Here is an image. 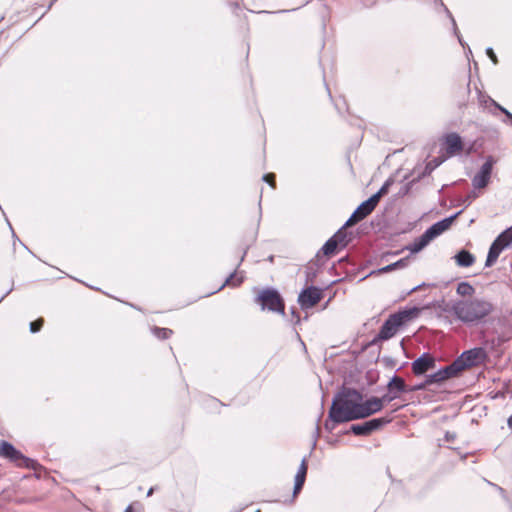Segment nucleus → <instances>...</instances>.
Wrapping results in <instances>:
<instances>
[{
  "mask_svg": "<svg viewBox=\"0 0 512 512\" xmlns=\"http://www.w3.org/2000/svg\"><path fill=\"white\" fill-rule=\"evenodd\" d=\"M362 400L363 395L361 392L354 388L343 387L332 400L329 409V419L334 422L358 420V410Z\"/></svg>",
  "mask_w": 512,
  "mask_h": 512,
  "instance_id": "nucleus-1",
  "label": "nucleus"
},
{
  "mask_svg": "<svg viewBox=\"0 0 512 512\" xmlns=\"http://www.w3.org/2000/svg\"><path fill=\"white\" fill-rule=\"evenodd\" d=\"M493 303L484 298H471L455 301L451 311L455 317L467 325H478L494 311Z\"/></svg>",
  "mask_w": 512,
  "mask_h": 512,
  "instance_id": "nucleus-2",
  "label": "nucleus"
},
{
  "mask_svg": "<svg viewBox=\"0 0 512 512\" xmlns=\"http://www.w3.org/2000/svg\"><path fill=\"white\" fill-rule=\"evenodd\" d=\"M420 311V308L412 307L400 310L389 315V317L382 324L373 342L389 340L390 338L396 335L400 327L405 325L408 321L412 320L413 318L417 317Z\"/></svg>",
  "mask_w": 512,
  "mask_h": 512,
  "instance_id": "nucleus-3",
  "label": "nucleus"
},
{
  "mask_svg": "<svg viewBox=\"0 0 512 512\" xmlns=\"http://www.w3.org/2000/svg\"><path fill=\"white\" fill-rule=\"evenodd\" d=\"M255 302L261 306L262 310H268L284 315L285 304L280 293L274 288L262 290L255 299Z\"/></svg>",
  "mask_w": 512,
  "mask_h": 512,
  "instance_id": "nucleus-4",
  "label": "nucleus"
},
{
  "mask_svg": "<svg viewBox=\"0 0 512 512\" xmlns=\"http://www.w3.org/2000/svg\"><path fill=\"white\" fill-rule=\"evenodd\" d=\"M486 358L487 353L485 349L482 347H475L462 352L461 355L453 361V364L460 374L468 368L482 364Z\"/></svg>",
  "mask_w": 512,
  "mask_h": 512,
  "instance_id": "nucleus-5",
  "label": "nucleus"
},
{
  "mask_svg": "<svg viewBox=\"0 0 512 512\" xmlns=\"http://www.w3.org/2000/svg\"><path fill=\"white\" fill-rule=\"evenodd\" d=\"M0 456L8 459L10 462L19 467L35 468L36 461L23 455L21 451L17 450L11 443L7 441L0 442Z\"/></svg>",
  "mask_w": 512,
  "mask_h": 512,
  "instance_id": "nucleus-6",
  "label": "nucleus"
},
{
  "mask_svg": "<svg viewBox=\"0 0 512 512\" xmlns=\"http://www.w3.org/2000/svg\"><path fill=\"white\" fill-rule=\"evenodd\" d=\"M389 422L390 419L387 417L373 418L363 423L353 424L350 427V432L356 436H368Z\"/></svg>",
  "mask_w": 512,
  "mask_h": 512,
  "instance_id": "nucleus-7",
  "label": "nucleus"
},
{
  "mask_svg": "<svg viewBox=\"0 0 512 512\" xmlns=\"http://www.w3.org/2000/svg\"><path fill=\"white\" fill-rule=\"evenodd\" d=\"M323 298V292L316 286L304 288L298 296V303L303 310L317 305Z\"/></svg>",
  "mask_w": 512,
  "mask_h": 512,
  "instance_id": "nucleus-8",
  "label": "nucleus"
},
{
  "mask_svg": "<svg viewBox=\"0 0 512 512\" xmlns=\"http://www.w3.org/2000/svg\"><path fill=\"white\" fill-rule=\"evenodd\" d=\"M495 160L489 156L486 161L482 164L479 171L472 178V185L476 189H483L487 187L490 182L493 165Z\"/></svg>",
  "mask_w": 512,
  "mask_h": 512,
  "instance_id": "nucleus-9",
  "label": "nucleus"
},
{
  "mask_svg": "<svg viewBox=\"0 0 512 512\" xmlns=\"http://www.w3.org/2000/svg\"><path fill=\"white\" fill-rule=\"evenodd\" d=\"M435 365V358L429 353H423L412 362V372L416 376H420L425 374L427 371L434 369Z\"/></svg>",
  "mask_w": 512,
  "mask_h": 512,
  "instance_id": "nucleus-10",
  "label": "nucleus"
},
{
  "mask_svg": "<svg viewBox=\"0 0 512 512\" xmlns=\"http://www.w3.org/2000/svg\"><path fill=\"white\" fill-rule=\"evenodd\" d=\"M442 145L448 156L460 153L464 148L461 136L455 132L446 134Z\"/></svg>",
  "mask_w": 512,
  "mask_h": 512,
  "instance_id": "nucleus-11",
  "label": "nucleus"
},
{
  "mask_svg": "<svg viewBox=\"0 0 512 512\" xmlns=\"http://www.w3.org/2000/svg\"><path fill=\"white\" fill-rule=\"evenodd\" d=\"M463 212V210H460L456 212L455 214L444 218L433 225H431L425 232L428 234L431 240L435 239L437 236L441 235L443 232H445L449 227L452 225L455 219Z\"/></svg>",
  "mask_w": 512,
  "mask_h": 512,
  "instance_id": "nucleus-12",
  "label": "nucleus"
},
{
  "mask_svg": "<svg viewBox=\"0 0 512 512\" xmlns=\"http://www.w3.org/2000/svg\"><path fill=\"white\" fill-rule=\"evenodd\" d=\"M459 375L456 367L454 366L453 362L444 368L439 369L437 372L427 375V382L431 384H439L442 383L448 379L457 377Z\"/></svg>",
  "mask_w": 512,
  "mask_h": 512,
  "instance_id": "nucleus-13",
  "label": "nucleus"
},
{
  "mask_svg": "<svg viewBox=\"0 0 512 512\" xmlns=\"http://www.w3.org/2000/svg\"><path fill=\"white\" fill-rule=\"evenodd\" d=\"M380 410H382V405L380 400H378V397L373 396L366 401L362 400L358 410L359 419L367 418Z\"/></svg>",
  "mask_w": 512,
  "mask_h": 512,
  "instance_id": "nucleus-14",
  "label": "nucleus"
},
{
  "mask_svg": "<svg viewBox=\"0 0 512 512\" xmlns=\"http://www.w3.org/2000/svg\"><path fill=\"white\" fill-rule=\"evenodd\" d=\"M373 210L374 209H372V207L368 206V204L363 201L345 222V226H353L357 224L358 222L365 219L368 215H370Z\"/></svg>",
  "mask_w": 512,
  "mask_h": 512,
  "instance_id": "nucleus-15",
  "label": "nucleus"
},
{
  "mask_svg": "<svg viewBox=\"0 0 512 512\" xmlns=\"http://www.w3.org/2000/svg\"><path fill=\"white\" fill-rule=\"evenodd\" d=\"M307 470H308L307 457H304L302 459L301 464L298 468V471L295 475L293 496L298 495L300 493V491L302 490L305 480H306Z\"/></svg>",
  "mask_w": 512,
  "mask_h": 512,
  "instance_id": "nucleus-16",
  "label": "nucleus"
},
{
  "mask_svg": "<svg viewBox=\"0 0 512 512\" xmlns=\"http://www.w3.org/2000/svg\"><path fill=\"white\" fill-rule=\"evenodd\" d=\"M387 390L394 393L398 399L402 393L408 392V385L402 377L394 375L387 384Z\"/></svg>",
  "mask_w": 512,
  "mask_h": 512,
  "instance_id": "nucleus-17",
  "label": "nucleus"
},
{
  "mask_svg": "<svg viewBox=\"0 0 512 512\" xmlns=\"http://www.w3.org/2000/svg\"><path fill=\"white\" fill-rule=\"evenodd\" d=\"M454 259L460 267H470L475 262V256L468 250L462 249L455 256Z\"/></svg>",
  "mask_w": 512,
  "mask_h": 512,
  "instance_id": "nucleus-18",
  "label": "nucleus"
},
{
  "mask_svg": "<svg viewBox=\"0 0 512 512\" xmlns=\"http://www.w3.org/2000/svg\"><path fill=\"white\" fill-rule=\"evenodd\" d=\"M432 240L428 236L426 232H424L420 237L416 238L411 244L407 246V249L411 253H418L422 249H424Z\"/></svg>",
  "mask_w": 512,
  "mask_h": 512,
  "instance_id": "nucleus-19",
  "label": "nucleus"
},
{
  "mask_svg": "<svg viewBox=\"0 0 512 512\" xmlns=\"http://www.w3.org/2000/svg\"><path fill=\"white\" fill-rule=\"evenodd\" d=\"M503 250L504 249L499 246V243L494 240L489 248L485 261V267L493 266Z\"/></svg>",
  "mask_w": 512,
  "mask_h": 512,
  "instance_id": "nucleus-20",
  "label": "nucleus"
},
{
  "mask_svg": "<svg viewBox=\"0 0 512 512\" xmlns=\"http://www.w3.org/2000/svg\"><path fill=\"white\" fill-rule=\"evenodd\" d=\"M349 226H345V224L331 237L338 244L340 249L345 248L349 243L348 233L346 232V228Z\"/></svg>",
  "mask_w": 512,
  "mask_h": 512,
  "instance_id": "nucleus-21",
  "label": "nucleus"
},
{
  "mask_svg": "<svg viewBox=\"0 0 512 512\" xmlns=\"http://www.w3.org/2000/svg\"><path fill=\"white\" fill-rule=\"evenodd\" d=\"M503 249H506L512 245V225L501 232L495 239Z\"/></svg>",
  "mask_w": 512,
  "mask_h": 512,
  "instance_id": "nucleus-22",
  "label": "nucleus"
},
{
  "mask_svg": "<svg viewBox=\"0 0 512 512\" xmlns=\"http://www.w3.org/2000/svg\"><path fill=\"white\" fill-rule=\"evenodd\" d=\"M340 249V247L338 246V244L335 242V240H333L331 237L324 243V245L322 246V253L325 255V256H332L336 253V251Z\"/></svg>",
  "mask_w": 512,
  "mask_h": 512,
  "instance_id": "nucleus-23",
  "label": "nucleus"
},
{
  "mask_svg": "<svg viewBox=\"0 0 512 512\" xmlns=\"http://www.w3.org/2000/svg\"><path fill=\"white\" fill-rule=\"evenodd\" d=\"M445 161V158L443 157H435L427 164L425 165L424 171L422 173V176H426L432 173L434 169H436L438 166H440Z\"/></svg>",
  "mask_w": 512,
  "mask_h": 512,
  "instance_id": "nucleus-24",
  "label": "nucleus"
},
{
  "mask_svg": "<svg viewBox=\"0 0 512 512\" xmlns=\"http://www.w3.org/2000/svg\"><path fill=\"white\" fill-rule=\"evenodd\" d=\"M408 261H409L408 258H403V259H400V260H398V261H396L394 263L386 265L383 268H380L378 271H379V273L391 272V271H394L396 269L405 267L407 265Z\"/></svg>",
  "mask_w": 512,
  "mask_h": 512,
  "instance_id": "nucleus-25",
  "label": "nucleus"
},
{
  "mask_svg": "<svg viewBox=\"0 0 512 512\" xmlns=\"http://www.w3.org/2000/svg\"><path fill=\"white\" fill-rule=\"evenodd\" d=\"M440 3H441V6L443 7L444 11L446 12L447 16L449 17V19L451 20L452 22V26H453V32H454V35L458 38V41L459 43L462 45V47H465V43L463 42L462 40V37L459 33V30H458V27H457V24H456V21L452 15V13L449 11V9L444 5V3L442 2V0H439Z\"/></svg>",
  "mask_w": 512,
  "mask_h": 512,
  "instance_id": "nucleus-26",
  "label": "nucleus"
},
{
  "mask_svg": "<svg viewBox=\"0 0 512 512\" xmlns=\"http://www.w3.org/2000/svg\"><path fill=\"white\" fill-rule=\"evenodd\" d=\"M489 102L491 103V105H493L497 110H499L501 113H503L505 115V119H503V122L505 124H508L510 126H512V113L509 112L505 107L501 106L499 103H497L495 100H493L492 98H489Z\"/></svg>",
  "mask_w": 512,
  "mask_h": 512,
  "instance_id": "nucleus-27",
  "label": "nucleus"
},
{
  "mask_svg": "<svg viewBox=\"0 0 512 512\" xmlns=\"http://www.w3.org/2000/svg\"><path fill=\"white\" fill-rule=\"evenodd\" d=\"M456 292L460 296H471L475 292V289L468 282H461L457 285Z\"/></svg>",
  "mask_w": 512,
  "mask_h": 512,
  "instance_id": "nucleus-28",
  "label": "nucleus"
},
{
  "mask_svg": "<svg viewBox=\"0 0 512 512\" xmlns=\"http://www.w3.org/2000/svg\"><path fill=\"white\" fill-rule=\"evenodd\" d=\"M244 280L242 275H238L236 272L230 274V276L225 280L224 284L218 289L221 290L225 285L229 286H238Z\"/></svg>",
  "mask_w": 512,
  "mask_h": 512,
  "instance_id": "nucleus-29",
  "label": "nucleus"
},
{
  "mask_svg": "<svg viewBox=\"0 0 512 512\" xmlns=\"http://www.w3.org/2000/svg\"><path fill=\"white\" fill-rule=\"evenodd\" d=\"M152 331L157 338L162 340L168 339L173 334V331L169 328L154 327Z\"/></svg>",
  "mask_w": 512,
  "mask_h": 512,
  "instance_id": "nucleus-30",
  "label": "nucleus"
},
{
  "mask_svg": "<svg viewBox=\"0 0 512 512\" xmlns=\"http://www.w3.org/2000/svg\"><path fill=\"white\" fill-rule=\"evenodd\" d=\"M395 399H397V396L394 395V393L390 392L389 390H387V393L384 394L382 397H378V400H380L382 407L384 406V404L390 403Z\"/></svg>",
  "mask_w": 512,
  "mask_h": 512,
  "instance_id": "nucleus-31",
  "label": "nucleus"
},
{
  "mask_svg": "<svg viewBox=\"0 0 512 512\" xmlns=\"http://www.w3.org/2000/svg\"><path fill=\"white\" fill-rule=\"evenodd\" d=\"M44 324L43 318H38L37 320L30 323L29 328L31 333H36L41 330Z\"/></svg>",
  "mask_w": 512,
  "mask_h": 512,
  "instance_id": "nucleus-32",
  "label": "nucleus"
},
{
  "mask_svg": "<svg viewBox=\"0 0 512 512\" xmlns=\"http://www.w3.org/2000/svg\"><path fill=\"white\" fill-rule=\"evenodd\" d=\"M429 385H430V383L427 382V377H426L423 382L416 384L414 386H408V392H416V391L425 390L427 388V386H429Z\"/></svg>",
  "mask_w": 512,
  "mask_h": 512,
  "instance_id": "nucleus-33",
  "label": "nucleus"
},
{
  "mask_svg": "<svg viewBox=\"0 0 512 512\" xmlns=\"http://www.w3.org/2000/svg\"><path fill=\"white\" fill-rule=\"evenodd\" d=\"M380 199H381L380 194H378L376 192L375 194L370 196L367 200H365V202L368 204V206L372 207V209H375L376 206L378 205Z\"/></svg>",
  "mask_w": 512,
  "mask_h": 512,
  "instance_id": "nucleus-34",
  "label": "nucleus"
},
{
  "mask_svg": "<svg viewBox=\"0 0 512 512\" xmlns=\"http://www.w3.org/2000/svg\"><path fill=\"white\" fill-rule=\"evenodd\" d=\"M393 184V180L391 178L387 179L381 188L377 191L380 196H384L388 193L390 186Z\"/></svg>",
  "mask_w": 512,
  "mask_h": 512,
  "instance_id": "nucleus-35",
  "label": "nucleus"
},
{
  "mask_svg": "<svg viewBox=\"0 0 512 512\" xmlns=\"http://www.w3.org/2000/svg\"><path fill=\"white\" fill-rule=\"evenodd\" d=\"M275 178L276 176L274 173H268L262 177L263 181L267 182L272 188H275L276 185Z\"/></svg>",
  "mask_w": 512,
  "mask_h": 512,
  "instance_id": "nucleus-36",
  "label": "nucleus"
},
{
  "mask_svg": "<svg viewBox=\"0 0 512 512\" xmlns=\"http://www.w3.org/2000/svg\"><path fill=\"white\" fill-rule=\"evenodd\" d=\"M342 422H334L333 420H330L329 418L325 421L324 427L328 432H332L335 429V426L337 424H341Z\"/></svg>",
  "mask_w": 512,
  "mask_h": 512,
  "instance_id": "nucleus-37",
  "label": "nucleus"
},
{
  "mask_svg": "<svg viewBox=\"0 0 512 512\" xmlns=\"http://www.w3.org/2000/svg\"><path fill=\"white\" fill-rule=\"evenodd\" d=\"M486 54H487V56L491 59V61H492L494 64H497V63H498L497 56H496V54L494 53V50H493L491 47H488V48L486 49Z\"/></svg>",
  "mask_w": 512,
  "mask_h": 512,
  "instance_id": "nucleus-38",
  "label": "nucleus"
},
{
  "mask_svg": "<svg viewBox=\"0 0 512 512\" xmlns=\"http://www.w3.org/2000/svg\"><path fill=\"white\" fill-rule=\"evenodd\" d=\"M476 197L477 196L474 193L469 194L464 201L466 203V207L469 206Z\"/></svg>",
  "mask_w": 512,
  "mask_h": 512,
  "instance_id": "nucleus-39",
  "label": "nucleus"
},
{
  "mask_svg": "<svg viewBox=\"0 0 512 512\" xmlns=\"http://www.w3.org/2000/svg\"><path fill=\"white\" fill-rule=\"evenodd\" d=\"M445 438L449 442L453 441L456 438V434L455 433H451V432H446Z\"/></svg>",
  "mask_w": 512,
  "mask_h": 512,
  "instance_id": "nucleus-40",
  "label": "nucleus"
},
{
  "mask_svg": "<svg viewBox=\"0 0 512 512\" xmlns=\"http://www.w3.org/2000/svg\"><path fill=\"white\" fill-rule=\"evenodd\" d=\"M425 286H426V284H425V283H422V284H420V285H417V286L413 287V288L408 292V294H411V293H413V292H415V291H418V290L422 289V288H423V287H425Z\"/></svg>",
  "mask_w": 512,
  "mask_h": 512,
  "instance_id": "nucleus-41",
  "label": "nucleus"
},
{
  "mask_svg": "<svg viewBox=\"0 0 512 512\" xmlns=\"http://www.w3.org/2000/svg\"><path fill=\"white\" fill-rule=\"evenodd\" d=\"M241 2H242V0H233V2L231 3V6L234 7L235 9H239Z\"/></svg>",
  "mask_w": 512,
  "mask_h": 512,
  "instance_id": "nucleus-42",
  "label": "nucleus"
},
{
  "mask_svg": "<svg viewBox=\"0 0 512 512\" xmlns=\"http://www.w3.org/2000/svg\"><path fill=\"white\" fill-rule=\"evenodd\" d=\"M294 9L292 10H285V9H282V10H278V11H275L274 13H286V12H290V11H293ZM259 13H270L269 11H260Z\"/></svg>",
  "mask_w": 512,
  "mask_h": 512,
  "instance_id": "nucleus-43",
  "label": "nucleus"
},
{
  "mask_svg": "<svg viewBox=\"0 0 512 512\" xmlns=\"http://www.w3.org/2000/svg\"><path fill=\"white\" fill-rule=\"evenodd\" d=\"M507 425L512 430V415L508 418Z\"/></svg>",
  "mask_w": 512,
  "mask_h": 512,
  "instance_id": "nucleus-44",
  "label": "nucleus"
},
{
  "mask_svg": "<svg viewBox=\"0 0 512 512\" xmlns=\"http://www.w3.org/2000/svg\"><path fill=\"white\" fill-rule=\"evenodd\" d=\"M154 492V487H151L148 492H147V496L150 497Z\"/></svg>",
  "mask_w": 512,
  "mask_h": 512,
  "instance_id": "nucleus-45",
  "label": "nucleus"
},
{
  "mask_svg": "<svg viewBox=\"0 0 512 512\" xmlns=\"http://www.w3.org/2000/svg\"><path fill=\"white\" fill-rule=\"evenodd\" d=\"M124 512H134L132 505H129Z\"/></svg>",
  "mask_w": 512,
  "mask_h": 512,
  "instance_id": "nucleus-46",
  "label": "nucleus"
},
{
  "mask_svg": "<svg viewBox=\"0 0 512 512\" xmlns=\"http://www.w3.org/2000/svg\"><path fill=\"white\" fill-rule=\"evenodd\" d=\"M11 290H12V289L8 290V291L6 292V294L2 296V298L0 299V302H2V300H3V299H4V298H5V297H6V296L11 292Z\"/></svg>",
  "mask_w": 512,
  "mask_h": 512,
  "instance_id": "nucleus-47",
  "label": "nucleus"
},
{
  "mask_svg": "<svg viewBox=\"0 0 512 512\" xmlns=\"http://www.w3.org/2000/svg\"><path fill=\"white\" fill-rule=\"evenodd\" d=\"M494 486H495V487H496V488H497L501 493H504V490H503V488H502V487L497 486V485H494Z\"/></svg>",
  "mask_w": 512,
  "mask_h": 512,
  "instance_id": "nucleus-48",
  "label": "nucleus"
},
{
  "mask_svg": "<svg viewBox=\"0 0 512 512\" xmlns=\"http://www.w3.org/2000/svg\"><path fill=\"white\" fill-rule=\"evenodd\" d=\"M291 313H292L293 315H295V314H296V309H295V308H292Z\"/></svg>",
  "mask_w": 512,
  "mask_h": 512,
  "instance_id": "nucleus-49",
  "label": "nucleus"
},
{
  "mask_svg": "<svg viewBox=\"0 0 512 512\" xmlns=\"http://www.w3.org/2000/svg\"><path fill=\"white\" fill-rule=\"evenodd\" d=\"M245 255H246V251H244V253H243L242 257H241V261H243V260H244V256H245Z\"/></svg>",
  "mask_w": 512,
  "mask_h": 512,
  "instance_id": "nucleus-50",
  "label": "nucleus"
},
{
  "mask_svg": "<svg viewBox=\"0 0 512 512\" xmlns=\"http://www.w3.org/2000/svg\"><path fill=\"white\" fill-rule=\"evenodd\" d=\"M299 322H300V318H299V316H297L296 323H299Z\"/></svg>",
  "mask_w": 512,
  "mask_h": 512,
  "instance_id": "nucleus-51",
  "label": "nucleus"
}]
</instances>
